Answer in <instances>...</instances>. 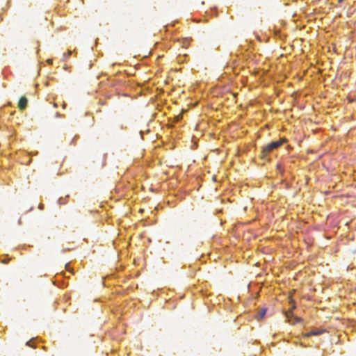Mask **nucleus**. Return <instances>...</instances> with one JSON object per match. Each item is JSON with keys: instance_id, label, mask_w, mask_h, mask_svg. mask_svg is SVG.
I'll use <instances>...</instances> for the list:
<instances>
[{"instance_id": "obj_1", "label": "nucleus", "mask_w": 356, "mask_h": 356, "mask_svg": "<svg viewBox=\"0 0 356 356\" xmlns=\"http://www.w3.org/2000/svg\"><path fill=\"white\" fill-rule=\"evenodd\" d=\"M283 145L281 140H273L266 145L264 146L261 149V153L270 154L273 150L277 149Z\"/></svg>"}, {"instance_id": "obj_2", "label": "nucleus", "mask_w": 356, "mask_h": 356, "mask_svg": "<svg viewBox=\"0 0 356 356\" xmlns=\"http://www.w3.org/2000/svg\"><path fill=\"white\" fill-rule=\"evenodd\" d=\"M325 330L323 329L313 327L311 330L303 333V337L309 338L312 336H320L323 334Z\"/></svg>"}, {"instance_id": "obj_3", "label": "nucleus", "mask_w": 356, "mask_h": 356, "mask_svg": "<svg viewBox=\"0 0 356 356\" xmlns=\"http://www.w3.org/2000/svg\"><path fill=\"white\" fill-rule=\"evenodd\" d=\"M286 321L288 323L291 324H296L298 323H301L303 320L302 318L296 316L293 314H289L286 316Z\"/></svg>"}, {"instance_id": "obj_4", "label": "nucleus", "mask_w": 356, "mask_h": 356, "mask_svg": "<svg viewBox=\"0 0 356 356\" xmlns=\"http://www.w3.org/2000/svg\"><path fill=\"white\" fill-rule=\"evenodd\" d=\"M268 309L266 307L260 308L257 312V318L258 321H262L266 316Z\"/></svg>"}, {"instance_id": "obj_5", "label": "nucleus", "mask_w": 356, "mask_h": 356, "mask_svg": "<svg viewBox=\"0 0 356 356\" xmlns=\"http://www.w3.org/2000/svg\"><path fill=\"white\" fill-rule=\"evenodd\" d=\"M28 104V99L25 96L21 97L19 99L18 107L20 110H24Z\"/></svg>"}, {"instance_id": "obj_6", "label": "nucleus", "mask_w": 356, "mask_h": 356, "mask_svg": "<svg viewBox=\"0 0 356 356\" xmlns=\"http://www.w3.org/2000/svg\"><path fill=\"white\" fill-rule=\"evenodd\" d=\"M41 339L38 337H33L26 343V345L32 348H35V343L40 342Z\"/></svg>"}, {"instance_id": "obj_7", "label": "nucleus", "mask_w": 356, "mask_h": 356, "mask_svg": "<svg viewBox=\"0 0 356 356\" xmlns=\"http://www.w3.org/2000/svg\"><path fill=\"white\" fill-rule=\"evenodd\" d=\"M276 170L280 174L281 176H284L285 170L283 164L278 163L276 165Z\"/></svg>"}, {"instance_id": "obj_8", "label": "nucleus", "mask_w": 356, "mask_h": 356, "mask_svg": "<svg viewBox=\"0 0 356 356\" xmlns=\"http://www.w3.org/2000/svg\"><path fill=\"white\" fill-rule=\"evenodd\" d=\"M70 197L69 195H67L65 197H60L58 200V204L59 205H63L67 203V199Z\"/></svg>"}, {"instance_id": "obj_9", "label": "nucleus", "mask_w": 356, "mask_h": 356, "mask_svg": "<svg viewBox=\"0 0 356 356\" xmlns=\"http://www.w3.org/2000/svg\"><path fill=\"white\" fill-rule=\"evenodd\" d=\"M72 55V51L68 50L67 52L63 53V58H61L62 62H65Z\"/></svg>"}, {"instance_id": "obj_10", "label": "nucleus", "mask_w": 356, "mask_h": 356, "mask_svg": "<svg viewBox=\"0 0 356 356\" xmlns=\"http://www.w3.org/2000/svg\"><path fill=\"white\" fill-rule=\"evenodd\" d=\"M206 14L208 15H209L210 17H212V16H216V17L218 15L217 10H216V8H211L210 12L207 11Z\"/></svg>"}, {"instance_id": "obj_11", "label": "nucleus", "mask_w": 356, "mask_h": 356, "mask_svg": "<svg viewBox=\"0 0 356 356\" xmlns=\"http://www.w3.org/2000/svg\"><path fill=\"white\" fill-rule=\"evenodd\" d=\"M262 154V159L265 161H266L267 162L270 163L272 161V158L269 156V154H264V153H261Z\"/></svg>"}, {"instance_id": "obj_12", "label": "nucleus", "mask_w": 356, "mask_h": 356, "mask_svg": "<svg viewBox=\"0 0 356 356\" xmlns=\"http://www.w3.org/2000/svg\"><path fill=\"white\" fill-rule=\"evenodd\" d=\"M10 257H8V255H6V259H3V260H1L0 262L3 263V264H8L10 261Z\"/></svg>"}, {"instance_id": "obj_13", "label": "nucleus", "mask_w": 356, "mask_h": 356, "mask_svg": "<svg viewBox=\"0 0 356 356\" xmlns=\"http://www.w3.org/2000/svg\"><path fill=\"white\" fill-rule=\"evenodd\" d=\"M47 63L49 65H53V59L52 58H48L47 60H46Z\"/></svg>"}, {"instance_id": "obj_14", "label": "nucleus", "mask_w": 356, "mask_h": 356, "mask_svg": "<svg viewBox=\"0 0 356 356\" xmlns=\"http://www.w3.org/2000/svg\"><path fill=\"white\" fill-rule=\"evenodd\" d=\"M79 138V136L76 135L74 138L72 139V140L71 141V144H74L75 143V141L76 140Z\"/></svg>"}, {"instance_id": "obj_15", "label": "nucleus", "mask_w": 356, "mask_h": 356, "mask_svg": "<svg viewBox=\"0 0 356 356\" xmlns=\"http://www.w3.org/2000/svg\"><path fill=\"white\" fill-rule=\"evenodd\" d=\"M139 134H140V136L141 139H143H143H144V131H142V130H140V131H139Z\"/></svg>"}, {"instance_id": "obj_16", "label": "nucleus", "mask_w": 356, "mask_h": 356, "mask_svg": "<svg viewBox=\"0 0 356 356\" xmlns=\"http://www.w3.org/2000/svg\"><path fill=\"white\" fill-rule=\"evenodd\" d=\"M38 209H40V210H43L44 209V204H42V203L39 204Z\"/></svg>"}, {"instance_id": "obj_17", "label": "nucleus", "mask_w": 356, "mask_h": 356, "mask_svg": "<svg viewBox=\"0 0 356 356\" xmlns=\"http://www.w3.org/2000/svg\"><path fill=\"white\" fill-rule=\"evenodd\" d=\"M61 116H62V115L60 113H58V112L56 113V118H60Z\"/></svg>"}, {"instance_id": "obj_18", "label": "nucleus", "mask_w": 356, "mask_h": 356, "mask_svg": "<svg viewBox=\"0 0 356 356\" xmlns=\"http://www.w3.org/2000/svg\"><path fill=\"white\" fill-rule=\"evenodd\" d=\"M99 104L101 105H104L106 104V102L105 101H103V100H99Z\"/></svg>"}, {"instance_id": "obj_19", "label": "nucleus", "mask_w": 356, "mask_h": 356, "mask_svg": "<svg viewBox=\"0 0 356 356\" xmlns=\"http://www.w3.org/2000/svg\"><path fill=\"white\" fill-rule=\"evenodd\" d=\"M345 0H338L339 3H342Z\"/></svg>"}, {"instance_id": "obj_20", "label": "nucleus", "mask_w": 356, "mask_h": 356, "mask_svg": "<svg viewBox=\"0 0 356 356\" xmlns=\"http://www.w3.org/2000/svg\"><path fill=\"white\" fill-rule=\"evenodd\" d=\"M69 250V249H63V250H62V252H66V251H67V250Z\"/></svg>"}, {"instance_id": "obj_21", "label": "nucleus", "mask_w": 356, "mask_h": 356, "mask_svg": "<svg viewBox=\"0 0 356 356\" xmlns=\"http://www.w3.org/2000/svg\"><path fill=\"white\" fill-rule=\"evenodd\" d=\"M120 128H121L122 129H126L127 127H124L123 125H122V126L120 127Z\"/></svg>"}, {"instance_id": "obj_22", "label": "nucleus", "mask_w": 356, "mask_h": 356, "mask_svg": "<svg viewBox=\"0 0 356 356\" xmlns=\"http://www.w3.org/2000/svg\"><path fill=\"white\" fill-rule=\"evenodd\" d=\"M203 296H204V297H208V295H207V293H203Z\"/></svg>"}, {"instance_id": "obj_23", "label": "nucleus", "mask_w": 356, "mask_h": 356, "mask_svg": "<svg viewBox=\"0 0 356 356\" xmlns=\"http://www.w3.org/2000/svg\"><path fill=\"white\" fill-rule=\"evenodd\" d=\"M15 113V111H13V112H12V113H11V114H10V115H13Z\"/></svg>"}, {"instance_id": "obj_24", "label": "nucleus", "mask_w": 356, "mask_h": 356, "mask_svg": "<svg viewBox=\"0 0 356 356\" xmlns=\"http://www.w3.org/2000/svg\"><path fill=\"white\" fill-rule=\"evenodd\" d=\"M21 222H21V219H19V221H18V223L20 225V224H21Z\"/></svg>"}, {"instance_id": "obj_25", "label": "nucleus", "mask_w": 356, "mask_h": 356, "mask_svg": "<svg viewBox=\"0 0 356 356\" xmlns=\"http://www.w3.org/2000/svg\"><path fill=\"white\" fill-rule=\"evenodd\" d=\"M118 65V63H113V66L114 67L115 65Z\"/></svg>"}, {"instance_id": "obj_26", "label": "nucleus", "mask_w": 356, "mask_h": 356, "mask_svg": "<svg viewBox=\"0 0 356 356\" xmlns=\"http://www.w3.org/2000/svg\"><path fill=\"white\" fill-rule=\"evenodd\" d=\"M68 264H66L65 268L67 269Z\"/></svg>"}, {"instance_id": "obj_27", "label": "nucleus", "mask_w": 356, "mask_h": 356, "mask_svg": "<svg viewBox=\"0 0 356 356\" xmlns=\"http://www.w3.org/2000/svg\"><path fill=\"white\" fill-rule=\"evenodd\" d=\"M97 112H101L100 109L97 110Z\"/></svg>"}]
</instances>
